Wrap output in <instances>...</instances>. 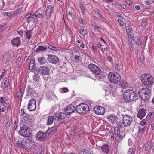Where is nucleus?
I'll return each instance as SVG.
<instances>
[{
    "instance_id": "nucleus-1",
    "label": "nucleus",
    "mask_w": 154,
    "mask_h": 154,
    "mask_svg": "<svg viewBox=\"0 0 154 154\" xmlns=\"http://www.w3.org/2000/svg\"><path fill=\"white\" fill-rule=\"evenodd\" d=\"M34 144L33 140L29 137H25L21 141H18L17 143V145L18 146L24 148L28 146L31 149L34 147Z\"/></svg>"
},
{
    "instance_id": "nucleus-2",
    "label": "nucleus",
    "mask_w": 154,
    "mask_h": 154,
    "mask_svg": "<svg viewBox=\"0 0 154 154\" xmlns=\"http://www.w3.org/2000/svg\"><path fill=\"white\" fill-rule=\"evenodd\" d=\"M124 98L127 103L131 102L137 99V94L132 90L128 89L124 93Z\"/></svg>"
},
{
    "instance_id": "nucleus-3",
    "label": "nucleus",
    "mask_w": 154,
    "mask_h": 154,
    "mask_svg": "<svg viewBox=\"0 0 154 154\" xmlns=\"http://www.w3.org/2000/svg\"><path fill=\"white\" fill-rule=\"evenodd\" d=\"M109 80L112 83L116 84L121 80V76L118 73L115 72H110L108 75Z\"/></svg>"
},
{
    "instance_id": "nucleus-4",
    "label": "nucleus",
    "mask_w": 154,
    "mask_h": 154,
    "mask_svg": "<svg viewBox=\"0 0 154 154\" xmlns=\"http://www.w3.org/2000/svg\"><path fill=\"white\" fill-rule=\"evenodd\" d=\"M139 95L142 100L147 101L150 97V94L149 89L144 88L141 89L138 92Z\"/></svg>"
},
{
    "instance_id": "nucleus-5",
    "label": "nucleus",
    "mask_w": 154,
    "mask_h": 154,
    "mask_svg": "<svg viewBox=\"0 0 154 154\" xmlns=\"http://www.w3.org/2000/svg\"><path fill=\"white\" fill-rule=\"evenodd\" d=\"M89 111V106L85 103L81 104L76 108V111L79 114H85Z\"/></svg>"
},
{
    "instance_id": "nucleus-6",
    "label": "nucleus",
    "mask_w": 154,
    "mask_h": 154,
    "mask_svg": "<svg viewBox=\"0 0 154 154\" xmlns=\"http://www.w3.org/2000/svg\"><path fill=\"white\" fill-rule=\"evenodd\" d=\"M141 80L143 84L148 86L151 85L153 82L152 77L148 74H145L142 75Z\"/></svg>"
},
{
    "instance_id": "nucleus-7",
    "label": "nucleus",
    "mask_w": 154,
    "mask_h": 154,
    "mask_svg": "<svg viewBox=\"0 0 154 154\" xmlns=\"http://www.w3.org/2000/svg\"><path fill=\"white\" fill-rule=\"evenodd\" d=\"M27 23L33 22L37 23L38 22V20L35 15V13H31L26 15L25 17Z\"/></svg>"
},
{
    "instance_id": "nucleus-8",
    "label": "nucleus",
    "mask_w": 154,
    "mask_h": 154,
    "mask_svg": "<svg viewBox=\"0 0 154 154\" xmlns=\"http://www.w3.org/2000/svg\"><path fill=\"white\" fill-rule=\"evenodd\" d=\"M132 117L129 115H127L123 116L122 119V124L125 127L129 126L133 122Z\"/></svg>"
},
{
    "instance_id": "nucleus-9",
    "label": "nucleus",
    "mask_w": 154,
    "mask_h": 154,
    "mask_svg": "<svg viewBox=\"0 0 154 154\" xmlns=\"http://www.w3.org/2000/svg\"><path fill=\"white\" fill-rule=\"evenodd\" d=\"M28 129V128L26 127L25 124H24L19 131L20 134L21 136L25 137H26L30 136L31 134Z\"/></svg>"
},
{
    "instance_id": "nucleus-10",
    "label": "nucleus",
    "mask_w": 154,
    "mask_h": 154,
    "mask_svg": "<svg viewBox=\"0 0 154 154\" xmlns=\"http://www.w3.org/2000/svg\"><path fill=\"white\" fill-rule=\"evenodd\" d=\"M88 67L93 73L96 75H99L101 72L100 69L98 66L94 64H89Z\"/></svg>"
},
{
    "instance_id": "nucleus-11",
    "label": "nucleus",
    "mask_w": 154,
    "mask_h": 154,
    "mask_svg": "<svg viewBox=\"0 0 154 154\" xmlns=\"http://www.w3.org/2000/svg\"><path fill=\"white\" fill-rule=\"evenodd\" d=\"M76 111V108L74 106L70 104L67 106L64 109L65 114L69 115Z\"/></svg>"
},
{
    "instance_id": "nucleus-12",
    "label": "nucleus",
    "mask_w": 154,
    "mask_h": 154,
    "mask_svg": "<svg viewBox=\"0 0 154 154\" xmlns=\"http://www.w3.org/2000/svg\"><path fill=\"white\" fill-rule=\"evenodd\" d=\"M38 71L41 73L45 75L49 74L50 70L48 66H41L38 68Z\"/></svg>"
},
{
    "instance_id": "nucleus-13",
    "label": "nucleus",
    "mask_w": 154,
    "mask_h": 154,
    "mask_svg": "<svg viewBox=\"0 0 154 154\" xmlns=\"http://www.w3.org/2000/svg\"><path fill=\"white\" fill-rule=\"evenodd\" d=\"M48 61L53 64H56L58 63L59 60L58 58L55 55H48L47 58Z\"/></svg>"
},
{
    "instance_id": "nucleus-14",
    "label": "nucleus",
    "mask_w": 154,
    "mask_h": 154,
    "mask_svg": "<svg viewBox=\"0 0 154 154\" xmlns=\"http://www.w3.org/2000/svg\"><path fill=\"white\" fill-rule=\"evenodd\" d=\"M94 111L96 114L103 115L105 112V109L103 107L97 106L94 108Z\"/></svg>"
},
{
    "instance_id": "nucleus-15",
    "label": "nucleus",
    "mask_w": 154,
    "mask_h": 154,
    "mask_svg": "<svg viewBox=\"0 0 154 154\" xmlns=\"http://www.w3.org/2000/svg\"><path fill=\"white\" fill-rule=\"evenodd\" d=\"M28 108L30 111H34L36 109V101L33 99H31L28 104Z\"/></svg>"
},
{
    "instance_id": "nucleus-16",
    "label": "nucleus",
    "mask_w": 154,
    "mask_h": 154,
    "mask_svg": "<svg viewBox=\"0 0 154 154\" xmlns=\"http://www.w3.org/2000/svg\"><path fill=\"white\" fill-rule=\"evenodd\" d=\"M46 138V134L44 133L39 131L36 135V138L37 140L44 141Z\"/></svg>"
},
{
    "instance_id": "nucleus-17",
    "label": "nucleus",
    "mask_w": 154,
    "mask_h": 154,
    "mask_svg": "<svg viewBox=\"0 0 154 154\" xmlns=\"http://www.w3.org/2000/svg\"><path fill=\"white\" fill-rule=\"evenodd\" d=\"M11 44L14 47H18L21 43V41L20 38L18 37H16L12 39L11 42Z\"/></svg>"
},
{
    "instance_id": "nucleus-18",
    "label": "nucleus",
    "mask_w": 154,
    "mask_h": 154,
    "mask_svg": "<svg viewBox=\"0 0 154 154\" xmlns=\"http://www.w3.org/2000/svg\"><path fill=\"white\" fill-rule=\"evenodd\" d=\"M65 114L63 112L59 113L56 114L55 116L54 119L57 121H62L65 118Z\"/></svg>"
},
{
    "instance_id": "nucleus-19",
    "label": "nucleus",
    "mask_w": 154,
    "mask_h": 154,
    "mask_svg": "<svg viewBox=\"0 0 154 154\" xmlns=\"http://www.w3.org/2000/svg\"><path fill=\"white\" fill-rule=\"evenodd\" d=\"M53 10L54 8L52 5L48 6L45 11L46 16L50 17Z\"/></svg>"
},
{
    "instance_id": "nucleus-20",
    "label": "nucleus",
    "mask_w": 154,
    "mask_h": 154,
    "mask_svg": "<svg viewBox=\"0 0 154 154\" xmlns=\"http://www.w3.org/2000/svg\"><path fill=\"white\" fill-rule=\"evenodd\" d=\"M108 121L112 124L115 123L117 120V117L113 115H109L107 117Z\"/></svg>"
},
{
    "instance_id": "nucleus-21",
    "label": "nucleus",
    "mask_w": 154,
    "mask_h": 154,
    "mask_svg": "<svg viewBox=\"0 0 154 154\" xmlns=\"http://www.w3.org/2000/svg\"><path fill=\"white\" fill-rule=\"evenodd\" d=\"M47 48L48 46L46 45L39 46L35 49V51L41 53L46 51Z\"/></svg>"
},
{
    "instance_id": "nucleus-22",
    "label": "nucleus",
    "mask_w": 154,
    "mask_h": 154,
    "mask_svg": "<svg viewBox=\"0 0 154 154\" xmlns=\"http://www.w3.org/2000/svg\"><path fill=\"white\" fill-rule=\"evenodd\" d=\"M146 115V111L143 109H141L139 110L137 114L138 117L140 119L144 117Z\"/></svg>"
},
{
    "instance_id": "nucleus-23",
    "label": "nucleus",
    "mask_w": 154,
    "mask_h": 154,
    "mask_svg": "<svg viewBox=\"0 0 154 154\" xmlns=\"http://www.w3.org/2000/svg\"><path fill=\"white\" fill-rule=\"evenodd\" d=\"M9 84L8 79L7 78H5L2 82V86L3 88L7 87Z\"/></svg>"
},
{
    "instance_id": "nucleus-24",
    "label": "nucleus",
    "mask_w": 154,
    "mask_h": 154,
    "mask_svg": "<svg viewBox=\"0 0 154 154\" xmlns=\"http://www.w3.org/2000/svg\"><path fill=\"white\" fill-rule=\"evenodd\" d=\"M132 39L138 45H141L142 43V41L141 40L139 37L138 36L134 37Z\"/></svg>"
},
{
    "instance_id": "nucleus-25",
    "label": "nucleus",
    "mask_w": 154,
    "mask_h": 154,
    "mask_svg": "<svg viewBox=\"0 0 154 154\" xmlns=\"http://www.w3.org/2000/svg\"><path fill=\"white\" fill-rule=\"evenodd\" d=\"M37 61L40 64H44L46 63L47 61L45 57H37Z\"/></svg>"
},
{
    "instance_id": "nucleus-26",
    "label": "nucleus",
    "mask_w": 154,
    "mask_h": 154,
    "mask_svg": "<svg viewBox=\"0 0 154 154\" xmlns=\"http://www.w3.org/2000/svg\"><path fill=\"white\" fill-rule=\"evenodd\" d=\"M29 69L32 70L34 69L35 67V60L33 59H32L30 61L29 65Z\"/></svg>"
},
{
    "instance_id": "nucleus-27",
    "label": "nucleus",
    "mask_w": 154,
    "mask_h": 154,
    "mask_svg": "<svg viewBox=\"0 0 154 154\" xmlns=\"http://www.w3.org/2000/svg\"><path fill=\"white\" fill-rule=\"evenodd\" d=\"M101 149L104 153H108L109 152V147L108 145L105 144L101 147Z\"/></svg>"
},
{
    "instance_id": "nucleus-28",
    "label": "nucleus",
    "mask_w": 154,
    "mask_h": 154,
    "mask_svg": "<svg viewBox=\"0 0 154 154\" xmlns=\"http://www.w3.org/2000/svg\"><path fill=\"white\" fill-rule=\"evenodd\" d=\"M123 134L115 135L116 140L118 142L121 141L123 138Z\"/></svg>"
},
{
    "instance_id": "nucleus-29",
    "label": "nucleus",
    "mask_w": 154,
    "mask_h": 154,
    "mask_svg": "<svg viewBox=\"0 0 154 154\" xmlns=\"http://www.w3.org/2000/svg\"><path fill=\"white\" fill-rule=\"evenodd\" d=\"M54 119V116H49L47 119V125H48L52 124L53 122Z\"/></svg>"
},
{
    "instance_id": "nucleus-30",
    "label": "nucleus",
    "mask_w": 154,
    "mask_h": 154,
    "mask_svg": "<svg viewBox=\"0 0 154 154\" xmlns=\"http://www.w3.org/2000/svg\"><path fill=\"white\" fill-rule=\"evenodd\" d=\"M35 13L37 19L38 18H42L44 17V15L42 12L40 13L38 11H37Z\"/></svg>"
},
{
    "instance_id": "nucleus-31",
    "label": "nucleus",
    "mask_w": 154,
    "mask_h": 154,
    "mask_svg": "<svg viewBox=\"0 0 154 154\" xmlns=\"http://www.w3.org/2000/svg\"><path fill=\"white\" fill-rule=\"evenodd\" d=\"M115 135L123 134L122 131H120V128L118 127H115L114 129Z\"/></svg>"
},
{
    "instance_id": "nucleus-32",
    "label": "nucleus",
    "mask_w": 154,
    "mask_h": 154,
    "mask_svg": "<svg viewBox=\"0 0 154 154\" xmlns=\"http://www.w3.org/2000/svg\"><path fill=\"white\" fill-rule=\"evenodd\" d=\"M127 35H128V41L130 42H132V39H133V38L134 37L133 32H132L128 33H127Z\"/></svg>"
},
{
    "instance_id": "nucleus-33",
    "label": "nucleus",
    "mask_w": 154,
    "mask_h": 154,
    "mask_svg": "<svg viewBox=\"0 0 154 154\" xmlns=\"http://www.w3.org/2000/svg\"><path fill=\"white\" fill-rule=\"evenodd\" d=\"M22 8L21 7L19 8L18 9L14 11L13 13V15L14 16H16L17 15L22 12Z\"/></svg>"
},
{
    "instance_id": "nucleus-34",
    "label": "nucleus",
    "mask_w": 154,
    "mask_h": 154,
    "mask_svg": "<svg viewBox=\"0 0 154 154\" xmlns=\"http://www.w3.org/2000/svg\"><path fill=\"white\" fill-rule=\"evenodd\" d=\"M120 85L121 87L123 88H127L128 85V83L124 81H121L120 83Z\"/></svg>"
},
{
    "instance_id": "nucleus-35",
    "label": "nucleus",
    "mask_w": 154,
    "mask_h": 154,
    "mask_svg": "<svg viewBox=\"0 0 154 154\" xmlns=\"http://www.w3.org/2000/svg\"><path fill=\"white\" fill-rule=\"evenodd\" d=\"M33 78L35 82H38L39 81V75L37 74L34 73Z\"/></svg>"
},
{
    "instance_id": "nucleus-36",
    "label": "nucleus",
    "mask_w": 154,
    "mask_h": 154,
    "mask_svg": "<svg viewBox=\"0 0 154 154\" xmlns=\"http://www.w3.org/2000/svg\"><path fill=\"white\" fill-rule=\"evenodd\" d=\"M23 95V93L22 92L21 90L18 91L16 94V97L17 98H20Z\"/></svg>"
},
{
    "instance_id": "nucleus-37",
    "label": "nucleus",
    "mask_w": 154,
    "mask_h": 154,
    "mask_svg": "<svg viewBox=\"0 0 154 154\" xmlns=\"http://www.w3.org/2000/svg\"><path fill=\"white\" fill-rule=\"evenodd\" d=\"M145 127H141L140 126L139 128L138 131V134H141L144 133V128Z\"/></svg>"
},
{
    "instance_id": "nucleus-38",
    "label": "nucleus",
    "mask_w": 154,
    "mask_h": 154,
    "mask_svg": "<svg viewBox=\"0 0 154 154\" xmlns=\"http://www.w3.org/2000/svg\"><path fill=\"white\" fill-rule=\"evenodd\" d=\"M128 26H126H126V32L127 33H130V32H132V28L131 27V26L129 25L128 24Z\"/></svg>"
},
{
    "instance_id": "nucleus-39",
    "label": "nucleus",
    "mask_w": 154,
    "mask_h": 154,
    "mask_svg": "<svg viewBox=\"0 0 154 154\" xmlns=\"http://www.w3.org/2000/svg\"><path fill=\"white\" fill-rule=\"evenodd\" d=\"M48 48L51 50L53 51H57L58 50L57 48L54 47L51 45L48 46Z\"/></svg>"
},
{
    "instance_id": "nucleus-40",
    "label": "nucleus",
    "mask_w": 154,
    "mask_h": 154,
    "mask_svg": "<svg viewBox=\"0 0 154 154\" xmlns=\"http://www.w3.org/2000/svg\"><path fill=\"white\" fill-rule=\"evenodd\" d=\"M31 32L30 31H28L26 32V38L28 39V41L31 38Z\"/></svg>"
},
{
    "instance_id": "nucleus-41",
    "label": "nucleus",
    "mask_w": 154,
    "mask_h": 154,
    "mask_svg": "<svg viewBox=\"0 0 154 154\" xmlns=\"http://www.w3.org/2000/svg\"><path fill=\"white\" fill-rule=\"evenodd\" d=\"M135 149L134 148H129L128 154H134Z\"/></svg>"
},
{
    "instance_id": "nucleus-42",
    "label": "nucleus",
    "mask_w": 154,
    "mask_h": 154,
    "mask_svg": "<svg viewBox=\"0 0 154 154\" xmlns=\"http://www.w3.org/2000/svg\"><path fill=\"white\" fill-rule=\"evenodd\" d=\"M3 103L5 106L6 108H9L10 107L11 105L9 102L5 101L4 102H3Z\"/></svg>"
},
{
    "instance_id": "nucleus-43",
    "label": "nucleus",
    "mask_w": 154,
    "mask_h": 154,
    "mask_svg": "<svg viewBox=\"0 0 154 154\" xmlns=\"http://www.w3.org/2000/svg\"><path fill=\"white\" fill-rule=\"evenodd\" d=\"M44 150L45 148L43 147H40L39 149V154H44Z\"/></svg>"
},
{
    "instance_id": "nucleus-44",
    "label": "nucleus",
    "mask_w": 154,
    "mask_h": 154,
    "mask_svg": "<svg viewBox=\"0 0 154 154\" xmlns=\"http://www.w3.org/2000/svg\"><path fill=\"white\" fill-rule=\"evenodd\" d=\"M118 22L120 26H122L124 25V22L121 19H118Z\"/></svg>"
},
{
    "instance_id": "nucleus-45",
    "label": "nucleus",
    "mask_w": 154,
    "mask_h": 154,
    "mask_svg": "<svg viewBox=\"0 0 154 154\" xmlns=\"http://www.w3.org/2000/svg\"><path fill=\"white\" fill-rule=\"evenodd\" d=\"M147 22L146 21L144 20V21L142 24L141 26L142 28L143 29H145L147 25Z\"/></svg>"
},
{
    "instance_id": "nucleus-46",
    "label": "nucleus",
    "mask_w": 154,
    "mask_h": 154,
    "mask_svg": "<svg viewBox=\"0 0 154 154\" xmlns=\"http://www.w3.org/2000/svg\"><path fill=\"white\" fill-rule=\"evenodd\" d=\"M122 127V124L120 122H117L116 124V126L115 127H118L119 128H120Z\"/></svg>"
},
{
    "instance_id": "nucleus-47",
    "label": "nucleus",
    "mask_w": 154,
    "mask_h": 154,
    "mask_svg": "<svg viewBox=\"0 0 154 154\" xmlns=\"http://www.w3.org/2000/svg\"><path fill=\"white\" fill-rule=\"evenodd\" d=\"M54 128H51L49 129L46 132V134H50L52 133V131L54 130Z\"/></svg>"
},
{
    "instance_id": "nucleus-48",
    "label": "nucleus",
    "mask_w": 154,
    "mask_h": 154,
    "mask_svg": "<svg viewBox=\"0 0 154 154\" xmlns=\"http://www.w3.org/2000/svg\"><path fill=\"white\" fill-rule=\"evenodd\" d=\"M24 114V112L23 109H21L19 112L20 116H23Z\"/></svg>"
},
{
    "instance_id": "nucleus-49",
    "label": "nucleus",
    "mask_w": 154,
    "mask_h": 154,
    "mask_svg": "<svg viewBox=\"0 0 154 154\" xmlns=\"http://www.w3.org/2000/svg\"><path fill=\"white\" fill-rule=\"evenodd\" d=\"M146 120L145 119H143L142 120V121L141 122L140 124L142 126H144L146 124Z\"/></svg>"
},
{
    "instance_id": "nucleus-50",
    "label": "nucleus",
    "mask_w": 154,
    "mask_h": 154,
    "mask_svg": "<svg viewBox=\"0 0 154 154\" xmlns=\"http://www.w3.org/2000/svg\"><path fill=\"white\" fill-rule=\"evenodd\" d=\"M4 15L5 16H11V13L10 12H5L4 13Z\"/></svg>"
},
{
    "instance_id": "nucleus-51",
    "label": "nucleus",
    "mask_w": 154,
    "mask_h": 154,
    "mask_svg": "<svg viewBox=\"0 0 154 154\" xmlns=\"http://www.w3.org/2000/svg\"><path fill=\"white\" fill-rule=\"evenodd\" d=\"M109 136L110 138L113 139L114 138V135L113 132H111L109 133Z\"/></svg>"
},
{
    "instance_id": "nucleus-52",
    "label": "nucleus",
    "mask_w": 154,
    "mask_h": 154,
    "mask_svg": "<svg viewBox=\"0 0 154 154\" xmlns=\"http://www.w3.org/2000/svg\"><path fill=\"white\" fill-rule=\"evenodd\" d=\"M125 2L128 5H131L132 4L130 0H126Z\"/></svg>"
},
{
    "instance_id": "nucleus-53",
    "label": "nucleus",
    "mask_w": 154,
    "mask_h": 154,
    "mask_svg": "<svg viewBox=\"0 0 154 154\" xmlns=\"http://www.w3.org/2000/svg\"><path fill=\"white\" fill-rule=\"evenodd\" d=\"M95 13L96 14H97L98 15V16H100L101 15H100V14L99 13L98 9H95Z\"/></svg>"
},
{
    "instance_id": "nucleus-54",
    "label": "nucleus",
    "mask_w": 154,
    "mask_h": 154,
    "mask_svg": "<svg viewBox=\"0 0 154 154\" xmlns=\"http://www.w3.org/2000/svg\"><path fill=\"white\" fill-rule=\"evenodd\" d=\"M62 90L64 92H66L68 91V89L67 88L64 87L62 88Z\"/></svg>"
},
{
    "instance_id": "nucleus-55",
    "label": "nucleus",
    "mask_w": 154,
    "mask_h": 154,
    "mask_svg": "<svg viewBox=\"0 0 154 154\" xmlns=\"http://www.w3.org/2000/svg\"><path fill=\"white\" fill-rule=\"evenodd\" d=\"M21 65V63H19L17 65L16 68L17 69H18L20 67Z\"/></svg>"
},
{
    "instance_id": "nucleus-56",
    "label": "nucleus",
    "mask_w": 154,
    "mask_h": 154,
    "mask_svg": "<svg viewBox=\"0 0 154 154\" xmlns=\"http://www.w3.org/2000/svg\"><path fill=\"white\" fill-rule=\"evenodd\" d=\"M121 7L123 9H126V6L125 4H122L121 5Z\"/></svg>"
},
{
    "instance_id": "nucleus-57",
    "label": "nucleus",
    "mask_w": 154,
    "mask_h": 154,
    "mask_svg": "<svg viewBox=\"0 0 154 154\" xmlns=\"http://www.w3.org/2000/svg\"><path fill=\"white\" fill-rule=\"evenodd\" d=\"M135 8L137 10H139L140 9V6L138 5H136L135 6Z\"/></svg>"
},
{
    "instance_id": "nucleus-58",
    "label": "nucleus",
    "mask_w": 154,
    "mask_h": 154,
    "mask_svg": "<svg viewBox=\"0 0 154 154\" xmlns=\"http://www.w3.org/2000/svg\"><path fill=\"white\" fill-rule=\"evenodd\" d=\"M80 8L81 9L82 12L83 13H84V7L83 6L81 5L80 7Z\"/></svg>"
},
{
    "instance_id": "nucleus-59",
    "label": "nucleus",
    "mask_w": 154,
    "mask_h": 154,
    "mask_svg": "<svg viewBox=\"0 0 154 154\" xmlns=\"http://www.w3.org/2000/svg\"><path fill=\"white\" fill-rule=\"evenodd\" d=\"M84 31V29H82L79 30V32L81 35H82Z\"/></svg>"
},
{
    "instance_id": "nucleus-60",
    "label": "nucleus",
    "mask_w": 154,
    "mask_h": 154,
    "mask_svg": "<svg viewBox=\"0 0 154 154\" xmlns=\"http://www.w3.org/2000/svg\"><path fill=\"white\" fill-rule=\"evenodd\" d=\"M5 101H4V99L2 97H1L0 98V103H3Z\"/></svg>"
},
{
    "instance_id": "nucleus-61",
    "label": "nucleus",
    "mask_w": 154,
    "mask_h": 154,
    "mask_svg": "<svg viewBox=\"0 0 154 154\" xmlns=\"http://www.w3.org/2000/svg\"><path fill=\"white\" fill-rule=\"evenodd\" d=\"M0 111L2 112H5L6 110L5 108V107H3L1 109H0Z\"/></svg>"
},
{
    "instance_id": "nucleus-62",
    "label": "nucleus",
    "mask_w": 154,
    "mask_h": 154,
    "mask_svg": "<svg viewBox=\"0 0 154 154\" xmlns=\"http://www.w3.org/2000/svg\"><path fill=\"white\" fill-rule=\"evenodd\" d=\"M108 49L107 47L104 48H102V51H107Z\"/></svg>"
},
{
    "instance_id": "nucleus-63",
    "label": "nucleus",
    "mask_w": 154,
    "mask_h": 154,
    "mask_svg": "<svg viewBox=\"0 0 154 154\" xmlns=\"http://www.w3.org/2000/svg\"><path fill=\"white\" fill-rule=\"evenodd\" d=\"M23 117V118H22L25 121H26L27 120H28V116H26V117Z\"/></svg>"
},
{
    "instance_id": "nucleus-64",
    "label": "nucleus",
    "mask_w": 154,
    "mask_h": 154,
    "mask_svg": "<svg viewBox=\"0 0 154 154\" xmlns=\"http://www.w3.org/2000/svg\"><path fill=\"white\" fill-rule=\"evenodd\" d=\"M150 119V116L149 115H148L146 117V119L147 120H149Z\"/></svg>"
}]
</instances>
